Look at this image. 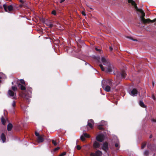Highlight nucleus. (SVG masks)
<instances>
[{
  "instance_id": "f257e3e1",
  "label": "nucleus",
  "mask_w": 156,
  "mask_h": 156,
  "mask_svg": "<svg viewBox=\"0 0 156 156\" xmlns=\"http://www.w3.org/2000/svg\"><path fill=\"white\" fill-rule=\"evenodd\" d=\"M101 61L104 65H106L107 66V67L105 69L102 64L99 65V66L101 70L102 71H105L107 73L112 72V66H111L110 63L104 57H102L101 58Z\"/></svg>"
},
{
  "instance_id": "f03ea898",
  "label": "nucleus",
  "mask_w": 156,
  "mask_h": 156,
  "mask_svg": "<svg viewBox=\"0 0 156 156\" xmlns=\"http://www.w3.org/2000/svg\"><path fill=\"white\" fill-rule=\"evenodd\" d=\"M116 78L118 80H120L124 79L125 78L126 74L124 70H122L119 72H117L116 74Z\"/></svg>"
},
{
  "instance_id": "7ed1b4c3",
  "label": "nucleus",
  "mask_w": 156,
  "mask_h": 156,
  "mask_svg": "<svg viewBox=\"0 0 156 156\" xmlns=\"http://www.w3.org/2000/svg\"><path fill=\"white\" fill-rule=\"evenodd\" d=\"M142 14V16L141 17V21L144 24H146L147 23V19H145L144 18V16H145V13L144 12V11L142 10V9L141 10V11H140V12Z\"/></svg>"
},
{
  "instance_id": "20e7f679",
  "label": "nucleus",
  "mask_w": 156,
  "mask_h": 156,
  "mask_svg": "<svg viewBox=\"0 0 156 156\" xmlns=\"http://www.w3.org/2000/svg\"><path fill=\"white\" fill-rule=\"evenodd\" d=\"M102 154V152L99 150H98L95 153L91 152L90 154V156H101Z\"/></svg>"
},
{
  "instance_id": "39448f33",
  "label": "nucleus",
  "mask_w": 156,
  "mask_h": 156,
  "mask_svg": "<svg viewBox=\"0 0 156 156\" xmlns=\"http://www.w3.org/2000/svg\"><path fill=\"white\" fill-rule=\"evenodd\" d=\"M3 7L5 12H8L7 8H8V9L9 12L12 11V10L13 9V6L12 5L7 6L6 4H4L3 5Z\"/></svg>"
},
{
  "instance_id": "423d86ee",
  "label": "nucleus",
  "mask_w": 156,
  "mask_h": 156,
  "mask_svg": "<svg viewBox=\"0 0 156 156\" xmlns=\"http://www.w3.org/2000/svg\"><path fill=\"white\" fill-rule=\"evenodd\" d=\"M129 93L130 95L133 96H136L138 94V90L136 88H133L130 91Z\"/></svg>"
},
{
  "instance_id": "0eeeda50",
  "label": "nucleus",
  "mask_w": 156,
  "mask_h": 156,
  "mask_svg": "<svg viewBox=\"0 0 156 156\" xmlns=\"http://www.w3.org/2000/svg\"><path fill=\"white\" fill-rule=\"evenodd\" d=\"M96 140L98 141L101 142L104 140V136L102 134H100L96 137Z\"/></svg>"
},
{
  "instance_id": "6e6552de",
  "label": "nucleus",
  "mask_w": 156,
  "mask_h": 156,
  "mask_svg": "<svg viewBox=\"0 0 156 156\" xmlns=\"http://www.w3.org/2000/svg\"><path fill=\"white\" fill-rule=\"evenodd\" d=\"M8 94L9 96L12 97L13 99H15L16 98V93L11 90H9L8 91Z\"/></svg>"
},
{
  "instance_id": "1a4fd4ad",
  "label": "nucleus",
  "mask_w": 156,
  "mask_h": 156,
  "mask_svg": "<svg viewBox=\"0 0 156 156\" xmlns=\"http://www.w3.org/2000/svg\"><path fill=\"white\" fill-rule=\"evenodd\" d=\"M94 124V122L92 119L88 120L87 126H89L90 129H92L93 128Z\"/></svg>"
},
{
  "instance_id": "9d476101",
  "label": "nucleus",
  "mask_w": 156,
  "mask_h": 156,
  "mask_svg": "<svg viewBox=\"0 0 156 156\" xmlns=\"http://www.w3.org/2000/svg\"><path fill=\"white\" fill-rule=\"evenodd\" d=\"M102 86L103 88L107 92H109L111 90V87L108 85H106V84L102 83Z\"/></svg>"
},
{
  "instance_id": "9b49d317",
  "label": "nucleus",
  "mask_w": 156,
  "mask_h": 156,
  "mask_svg": "<svg viewBox=\"0 0 156 156\" xmlns=\"http://www.w3.org/2000/svg\"><path fill=\"white\" fill-rule=\"evenodd\" d=\"M104 83L106 84V85H108L110 86H112V80L111 79H108L106 80H103L102 81V83Z\"/></svg>"
},
{
  "instance_id": "f8f14e48",
  "label": "nucleus",
  "mask_w": 156,
  "mask_h": 156,
  "mask_svg": "<svg viewBox=\"0 0 156 156\" xmlns=\"http://www.w3.org/2000/svg\"><path fill=\"white\" fill-rule=\"evenodd\" d=\"M102 149L106 152L108 150V144L107 142H105L103 143Z\"/></svg>"
},
{
  "instance_id": "ddd939ff",
  "label": "nucleus",
  "mask_w": 156,
  "mask_h": 156,
  "mask_svg": "<svg viewBox=\"0 0 156 156\" xmlns=\"http://www.w3.org/2000/svg\"><path fill=\"white\" fill-rule=\"evenodd\" d=\"M0 138L2 140L3 143H5V142L6 136L3 133H2L0 136Z\"/></svg>"
},
{
  "instance_id": "4468645a",
  "label": "nucleus",
  "mask_w": 156,
  "mask_h": 156,
  "mask_svg": "<svg viewBox=\"0 0 156 156\" xmlns=\"http://www.w3.org/2000/svg\"><path fill=\"white\" fill-rule=\"evenodd\" d=\"M37 140L38 143H42L44 141V139L41 136H40L37 137Z\"/></svg>"
},
{
  "instance_id": "2eb2a0df",
  "label": "nucleus",
  "mask_w": 156,
  "mask_h": 156,
  "mask_svg": "<svg viewBox=\"0 0 156 156\" xmlns=\"http://www.w3.org/2000/svg\"><path fill=\"white\" fill-rule=\"evenodd\" d=\"M93 146L94 148H99L100 145L99 143L95 141L93 144Z\"/></svg>"
},
{
  "instance_id": "dca6fc26",
  "label": "nucleus",
  "mask_w": 156,
  "mask_h": 156,
  "mask_svg": "<svg viewBox=\"0 0 156 156\" xmlns=\"http://www.w3.org/2000/svg\"><path fill=\"white\" fill-rule=\"evenodd\" d=\"M13 126L12 124L11 123H9L7 125V129L8 131H10L12 128Z\"/></svg>"
},
{
  "instance_id": "f3484780",
  "label": "nucleus",
  "mask_w": 156,
  "mask_h": 156,
  "mask_svg": "<svg viewBox=\"0 0 156 156\" xmlns=\"http://www.w3.org/2000/svg\"><path fill=\"white\" fill-rule=\"evenodd\" d=\"M18 86L22 90H26V87L24 85H22L20 83L18 84Z\"/></svg>"
},
{
  "instance_id": "a211bd4d",
  "label": "nucleus",
  "mask_w": 156,
  "mask_h": 156,
  "mask_svg": "<svg viewBox=\"0 0 156 156\" xmlns=\"http://www.w3.org/2000/svg\"><path fill=\"white\" fill-rule=\"evenodd\" d=\"M1 121L2 124L4 125H5V123L6 122V121L4 117L2 116V118L1 119Z\"/></svg>"
},
{
  "instance_id": "6ab92c4d",
  "label": "nucleus",
  "mask_w": 156,
  "mask_h": 156,
  "mask_svg": "<svg viewBox=\"0 0 156 156\" xmlns=\"http://www.w3.org/2000/svg\"><path fill=\"white\" fill-rule=\"evenodd\" d=\"M139 105L142 108H145L146 106L144 104V102L142 101H139Z\"/></svg>"
},
{
  "instance_id": "aec40b11",
  "label": "nucleus",
  "mask_w": 156,
  "mask_h": 156,
  "mask_svg": "<svg viewBox=\"0 0 156 156\" xmlns=\"http://www.w3.org/2000/svg\"><path fill=\"white\" fill-rule=\"evenodd\" d=\"M150 154V152L148 150H145L144 152V154L145 156H148Z\"/></svg>"
},
{
  "instance_id": "412c9836",
  "label": "nucleus",
  "mask_w": 156,
  "mask_h": 156,
  "mask_svg": "<svg viewBox=\"0 0 156 156\" xmlns=\"http://www.w3.org/2000/svg\"><path fill=\"white\" fill-rule=\"evenodd\" d=\"M147 23H149V22L154 23L156 21V18L153 20H151L149 19H147Z\"/></svg>"
},
{
  "instance_id": "4be33fe9",
  "label": "nucleus",
  "mask_w": 156,
  "mask_h": 156,
  "mask_svg": "<svg viewBox=\"0 0 156 156\" xmlns=\"http://www.w3.org/2000/svg\"><path fill=\"white\" fill-rule=\"evenodd\" d=\"M129 3H131L132 5H135L136 4L135 2L132 0H128Z\"/></svg>"
},
{
  "instance_id": "5701e85b",
  "label": "nucleus",
  "mask_w": 156,
  "mask_h": 156,
  "mask_svg": "<svg viewBox=\"0 0 156 156\" xmlns=\"http://www.w3.org/2000/svg\"><path fill=\"white\" fill-rule=\"evenodd\" d=\"M23 98L24 99L26 100V101L27 102H29L30 101V100L27 97V96L26 95H23L22 96Z\"/></svg>"
},
{
  "instance_id": "b1692460",
  "label": "nucleus",
  "mask_w": 156,
  "mask_h": 156,
  "mask_svg": "<svg viewBox=\"0 0 156 156\" xmlns=\"http://www.w3.org/2000/svg\"><path fill=\"white\" fill-rule=\"evenodd\" d=\"M147 144V143L146 142H144L141 145V149H143L146 146Z\"/></svg>"
},
{
  "instance_id": "393cba45",
  "label": "nucleus",
  "mask_w": 156,
  "mask_h": 156,
  "mask_svg": "<svg viewBox=\"0 0 156 156\" xmlns=\"http://www.w3.org/2000/svg\"><path fill=\"white\" fill-rule=\"evenodd\" d=\"M102 126L103 125H99L98 126V128L99 130H103L104 129Z\"/></svg>"
},
{
  "instance_id": "a878e982",
  "label": "nucleus",
  "mask_w": 156,
  "mask_h": 156,
  "mask_svg": "<svg viewBox=\"0 0 156 156\" xmlns=\"http://www.w3.org/2000/svg\"><path fill=\"white\" fill-rule=\"evenodd\" d=\"M134 7L135 9H136L137 11L138 12H140L141 10L142 9H139L137 6L136 4L135 5H134Z\"/></svg>"
},
{
  "instance_id": "bb28decb",
  "label": "nucleus",
  "mask_w": 156,
  "mask_h": 156,
  "mask_svg": "<svg viewBox=\"0 0 156 156\" xmlns=\"http://www.w3.org/2000/svg\"><path fill=\"white\" fill-rule=\"evenodd\" d=\"M83 135L84 137H86L88 138H90V135L87 133H84Z\"/></svg>"
},
{
  "instance_id": "cd10ccee",
  "label": "nucleus",
  "mask_w": 156,
  "mask_h": 156,
  "mask_svg": "<svg viewBox=\"0 0 156 156\" xmlns=\"http://www.w3.org/2000/svg\"><path fill=\"white\" fill-rule=\"evenodd\" d=\"M12 89L14 91H16L17 90V88L16 86H12Z\"/></svg>"
},
{
  "instance_id": "c85d7f7f",
  "label": "nucleus",
  "mask_w": 156,
  "mask_h": 156,
  "mask_svg": "<svg viewBox=\"0 0 156 156\" xmlns=\"http://www.w3.org/2000/svg\"><path fill=\"white\" fill-rule=\"evenodd\" d=\"M51 142H52V143L53 144V145H54V146H56L57 145V143L56 141L53 140H51Z\"/></svg>"
},
{
  "instance_id": "c756f323",
  "label": "nucleus",
  "mask_w": 156,
  "mask_h": 156,
  "mask_svg": "<svg viewBox=\"0 0 156 156\" xmlns=\"http://www.w3.org/2000/svg\"><path fill=\"white\" fill-rule=\"evenodd\" d=\"M152 145L151 144H149L147 145V147L148 149L151 150L152 151L153 150L152 149Z\"/></svg>"
},
{
  "instance_id": "7c9ffc66",
  "label": "nucleus",
  "mask_w": 156,
  "mask_h": 156,
  "mask_svg": "<svg viewBox=\"0 0 156 156\" xmlns=\"http://www.w3.org/2000/svg\"><path fill=\"white\" fill-rule=\"evenodd\" d=\"M127 38L130 39L132 40H133V41H137V40L136 39H133L132 37L129 36H127L126 37Z\"/></svg>"
},
{
  "instance_id": "2f4dec72",
  "label": "nucleus",
  "mask_w": 156,
  "mask_h": 156,
  "mask_svg": "<svg viewBox=\"0 0 156 156\" xmlns=\"http://www.w3.org/2000/svg\"><path fill=\"white\" fill-rule=\"evenodd\" d=\"M20 83H22V84H24V85H25V82L24 81V80H23V79H21L20 80Z\"/></svg>"
},
{
  "instance_id": "473e14b6",
  "label": "nucleus",
  "mask_w": 156,
  "mask_h": 156,
  "mask_svg": "<svg viewBox=\"0 0 156 156\" xmlns=\"http://www.w3.org/2000/svg\"><path fill=\"white\" fill-rule=\"evenodd\" d=\"M80 139L83 141H84L85 140V138L84 136L83 135L81 136L80 137Z\"/></svg>"
},
{
  "instance_id": "72a5a7b5",
  "label": "nucleus",
  "mask_w": 156,
  "mask_h": 156,
  "mask_svg": "<svg viewBox=\"0 0 156 156\" xmlns=\"http://www.w3.org/2000/svg\"><path fill=\"white\" fill-rule=\"evenodd\" d=\"M66 154V152H64L62 153H61L60 155H59V156H64Z\"/></svg>"
},
{
  "instance_id": "f704fd0d",
  "label": "nucleus",
  "mask_w": 156,
  "mask_h": 156,
  "mask_svg": "<svg viewBox=\"0 0 156 156\" xmlns=\"http://www.w3.org/2000/svg\"><path fill=\"white\" fill-rule=\"evenodd\" d=\"M47 25L50 28H51L53 26V25L52 24H47Z\"/></svg>"
},
{
  "instance_id": "c9c22d12",
  "label": "nucleus",
  "mask_w": 156,
  "mask_h": 156,
  "mask_svg": "<svg viewBox=\"0 0 156 156\" xmlns=\"http://www.w3.org/2000/svg\"><path fill=\"white\" fill-rule=\"evenodd\" d=\"M51 13L54 15H56V11L55 10H54L52 11Z\"/></svg>"
},
{
  "instance_id": "e433bc0d",
  "label": "nucleus",
  "mask_w": 156,
  "mask_h": 156,
  "mask_svg": "<svg viewBox=\"0 0 156 156\" xmlns=\"http://www.w3.org/2000/svg\"><path fill=\"white\" fill-rule=\"evenodd\" d=\"M35 135L37 136L38 137V136H40V134L39 133L37 132L36 131L35 132Z\"/></svg>"
},
{
  "instance_id": "4c0bfd02",
  "label": "nucleus",
  "mask_w": 156,
  "mask_h": 156,
  "mask_svg": "<svg viewBox=\"0 0 156 156\" xmlns=\"http://www.w3.org/2000/svg\"><path fill=\"white\" fill-rule=\"evenodd\" d=\"M12 105L13 107H14L16 106V102L15 101H13L12 104Z\"/></svg>"
},
{
  "instance_id": "58836bf2",
  "label": "nucleus",
  "mask_w": 156,
  "mask_h": 156,
  "mask_svg": "<svg viewBox=\"0 0 156 156\" xmlns=\"http://www.w3.org/2000/svg\"><path fill=\"white\" fill-rule=\"evenodd\" d=\"M19 6L20 7H24L25 6V5L24 4V3H23V4L22 3V4L20 5Z\"/></svg>"
},
{
  "instance_id": "ea45409f",
  "label": "nucleus",
  "mask_w": 156,
  "mask_h": 156,
  "mask_svg": "<svg viewBox=\"0 0 156 156\" xmlns=\"http://www.w3.org/2000/svg\"><path fill=\"white\" fill-rule=\"evenodd\" d=\"M77 149L78 150H80L81 149V147L80 145H77L76 146Z\"/></svg>"
},
{
  "instance_id": "a19ab883",
  "label": "nucleus",
  "mask_w": 156,
  "mask_h": 156,
  "mask_svg": "<svg viewBox=\"0 0 156 156\" xmlns=\"http://www.w3.org/2000/svg\"><path fill=\"white\" fill-rule=\"evenodd\" d=\"M115 146L116 147H118V149H119V144L116 143H115Z\"/></svg>"
},
{
  "instance_id": "79ce46f5",
  "label": "nucleus",
  "mask_w": 156,
  "mask_h": 156,
  "mask_svg": "<svg viewBox=\"0 0 156 156\" xmlns=\"http://www.w3.org/2000/svg\"><path fill=\"white\" fill-rule=\"evenodd\" d=\"M60 149V147H57L56 148H55L54 149V151H56L58 150L59 149Z\"/></svg>"
},
{
  "instance_id": "37998d69",
  "label": "nucleus",
  "mask_w": 156,
  "mask_h": 156,
  "mask_svg": "<svg viewBox=\"0 0 156 156\" xmlns=\"http://www.w3.org/2000/svg\"><path fill=\"white\" fill-rule=\"evenodd\" d=\"M95 49L97 51H101V50L100 49H99L97 48H96V47L95 48Z\"/></svg>"
},
{
  "instance_id": "c03bdc74",
  "label": "nucleus",
  "mask_w": 156,
  "mask_h": 156,
  "mask_svg": "<svg viewBox=\"0 0 156 156\" xmlns=\"http://www.w3.org/2000/svg\"><path fill=\"white\" fill-rule=\"evenodd\" d=\"M82 14L83 15V16H85L86 15L85 13V12H84V11H82Z\"/></svg>"
},
{
  "instance_id": "a18cd8bd",
  "label": "nucleus",
  "mask_w": 156,
  "mask_h": 156,
  "mask_svg": "<svg viewBox=\"0 0 156 156\" xmlns=\"http://www.w3.org/2000/svg\"><path fill=\"white\" fill-rule=\"evenodd\" d=\"M20 2L22 4H23L24 3V1H23L22 0H20Z\"/></svg>"
},
{
  "instance_id": "49530a36",
  "label": "nucleus",
  "mask_w": 156,
  "mask_h": 156,
  "mask_svg": "<svg viewBox=\"0 0 156 156\" xmlns=\"http://www.w3.org/2000/svg\"><path fill=\"white\" fill-rule=\"evenodd\" d=\"M152 98L154 100H155V96H154V95H152Z\"/></svg>"
},
{
  "instance_id": "de8ad7c7",
  "label": "nucleus",
  "mask_w": 156,
  "mask_h": 156,
  "mask_svg": "<svg viewBox=\"0 0 156 156\" xmlns=\"http://www.w3.org/2000/svg\"><path fill=\"white\" fill-rule=\"evenodd\" d=\"M113 48L111 47H109V49L110 51H112L113 50Z\"/></svg>"
},
{
  "instance_id": "09e8293b",
  "label": "nucleus",
  "mask_w": 156,
  "mask_h": 156,
  "mask_svg": "<svg viewBox=\"0 0 156 156\" xmlns=\"http://www.w3.org/2000/svg\"><path fill=\"white\" fill-rule=\"evenodd\" d=\"M29 91L30 93H31V91H32V88H30L29 89Z\"/></svg>"
},
{
  "instance_id": "8fccbe9b",
  "label": "nucleus",
  "mask_w": 156,
  "mask_h": 156,
  "mask_svg": "<svg viewBox=\"0 0 156 156\" xmlns=\"http://www.w3.org/2000/svg\"><path fill=\"white\" fill-rule=\"evenodd\" d=\"M65 0H61L60 1V3H62L63 2H64Z\"/></svg>"
},
{
  "instance_id": "3c124183",
  "label": "nucleus",
  "mask_w": 156,
  "mask_h": 156,
  "mask_svg": "<svg viewBox=\"0 0 156 156\" xmlns=\"http://www.w3.org/2000/svg\"><path fill=\"white\" fill-rule=\"evenodd\" d=\"M152 121L153 122H156V119H152Z\"/></svg>"
},
{
  "instance_id": "603ef678",
  "label": "nucleus",
  "mask_w": 156,
  "mask_h": 156,
  "mask_svg": "<svg viewBox=\"0 0 156 156\" xmlns=\"http://www.w3.org/2000/svg\"><path fill=\"white\" fill-rule=\"evenodd\" d=\"M152 135H151H151L150 136H149V138H152Z\"/></svg>"
},
{
  "instance_id": "864d4df0",
  "label": "nucleus",
  "mask_w": 156,
  "mask_h": 156,
  "mask_svg": "<svg viewBox=\"0 0 156 156\" xmlns=\"http://www.w3.org/2000/svg\"><path fill=\"white\" fill-rule=\"evenodd\" d=\"M87 64H88V63H87V62H86V63H85V65H87ZM89 64V65L90 66H90V65L89 64Z\"/></svg>"
},
{
  "instance_id": "5fc2aeb1",
  "label": "nucleus",
  "mask_w": 156,
  "mask_h": 156,
  "mask_svg": "<svg viewBox=\"0 0 156 156\" xmlns=\"http://www.w3.org/2000/svg\"><path fill=\"white\" fill-rule=\"evenodd\" d=\"M152 83L153 86L154 87V82H152Z\"/></svg>"
},
{
  "instance_id": "6e6d98bb",
  "label": "nucleus",
  "mask_w": 156,
  "mask_h": 156,
  "mask_svg": "<svg viewBox=\"0 0 156 156\" xmlns=\"http://www.w3.org/2000/svg\"><path fill=\"white\" fill-rule=\"evenodd\" d=\"M0 8H2V7L1 6H0Z\"/></svg>"
},
{
  "instance_id": "4d7b16f0",
  "label": "nucleus",
  "mask_w": 156,
  "mask_h": 156,
  "mask_svg": "<svg viewBox=\"0 0 156 156\" xmlns=\"http://www.w3.org/2000/svg\"><path fill=\"white\" fill-rule=\"evenodd\" d=\"M12 84H13V82H12Z\"/></svg>"
},
{
  "instance_id": "13d9d810",
  "label": "nucleus",
  "mask_w": 156,
  "mask_h": 156,
  "mask_svg": "<svg viewBox=\"0 0 156 156\" xmlns=\"http://www.w3.org/2000/svg\"><path fill=\"white\" fill-rule=\"evenodd\" d=\"M1 77H0V79H1ZM1 82V80H0V82Z\"/></svg>"
}]
</instances>
